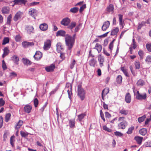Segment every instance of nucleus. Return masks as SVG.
I'll use <instances>...</instances> for the list:
<instances>
[{"mask_svg":"<svg viewBox=\"0 0 151 151\" xmlns=\"http://www.w3.org/2000/svg\"><path fill=\"white\" fill-rule=\"evenodd\" d=\"M65 41L66 44L68 46V49L70 50L73 46L74 39L72 38L71 36L67 35L65 36Z\"/></svg>","mask_w":151,"mask_h":151,"instance_id":"1","label":"nucleus"},{"mask_svg":"<svg viewBox=\"0 0 151 151\" xmlns=\"http://www.w3.org/2000/svg\"><path fill=\"white\" fill-rule=\"evenodd\" d=\"M78 95L81 101L83 100L86 96V92L81 86H78Z\"/></svg>","mask_w":151,"mask_h":151,"instance_id":"2","label":"nucleus"},{"mask_svg":"<svg viewBox=\"0 0 151 151\" xmlns=\"http://www.w3.org/2000/svg\"><path fill=\"white\" fill-rule=\"evenodd\" d=\"M125 119V118L124 116L119 117L118 121L121 122L118 124L119 129H124L126 127L128 123L127 122L124 120Z\"/></svg>","mask_w":151,"mask_h":151,"instance_id":"3","label":"nucleus"},{"mask_svg":"<svg viewBox=\"0 0 151 151\" xmlns=\"http://www.w3.org/2000/svg\"><path fill=\"white\" fill-rule=\"evenodd\" d=\"M137 94L136 98L138 100H145L147 98V95L146 93L142 94H140L139 91L137 92Z\"/></svg>","mask_w":151,"mask_h":151,"instance_id":"4","label":"nucleus"},{"mask_svg":"<svg viewBox=\"0 0 151 151\" xmlns=\"http://www.w3.org/2000/svg\"><path fill=\"white\" fill-rule=\"evenodd\" d=\"M22 14L23 13L22 12L20 11H18L16 13L14 17V20L15 22L17 21L18 20L21 19Z\"/></svg>","mask_w":151,"mask_h":151,"instance_id":"5","label":"nucleus"},{"mask_svg":"<svg viewBox=\"0 0 151 151\" xmlns=\"http://www.w3.org/2000/svg\"><path fill=\"white\" fill-rule=\"evenodd\" d=\"M70 22V19L66 17L63 19L61 22V24L64 26H68Z\"/></svg>","mask_w":151,"mask_h":151,"instance_id":"6","label":"nucleus"},{"mask_svg":"<svg viewBox=\"0 0 151 151\" xmlns=\"http://www.w3.org/2000/svg\"><path fill=\"white\" fill-rule=\"evenodd\" d=\"M29 14L30 15L33 17L35 19V17L37 14V10L34 9H30L29 12Z\"/></svg>","mask_w":151,"mask_h":151,"instance_id":"7","label":"nucleus"},{"mask_svg":"<svg viewBox=\"0 0 151 151\" xmlns=\"http://www.w3.org/2000/svg\"><path fill=\"white\" fill-rule=\"evenodd\" d=\"M51 41L50 40H47L44 42L43 48L45 50H47L49 49L51 46Z\"/></svg>","mask_w":151,"mask_h":151,"instance_id":"8","label":"nucleus"},{"mask_svg":"<svg viewBox=\"0 0 151 151\" xmlns=\"http://www.w3.org/2000/svg\"><path fill=\"white\" fill-rule=\"evenodd\" d=\"M42 57V54L40 51H37L33 57L36 60H39Z\"/></svg>","mask_w":151,"mask_h":151,"instance_id":"9","label":"nucleus"},{"mask_svg":"<svg viewBox=\"0 0 151 151\" xmlns=\"http://www.w3.org/2000/svg\"><path fill=\"white\" fill-rule=\"evenodd\" d=\"M32 108V106L28 104L25 105L24 108V111L27 113L31 112Z\"/></svg>","mask_w":151,"mask_h":151,"instance_id":"10","label":"nucleus"},{"mask_svg":"<svg viewBox=\"0 0 151 151\" xmlns=\"http://www.w3.org/2000/svg\"><path fill=\"white\" fill-rule=\"evenodd\" d=\"M55 68V66L53 64H52L50 66L45 68V69L47 72H51L53 71Z\"/></svg>","mask_w":151,"mask_h":151,"instance_id":"11","label":"nucleus"},{"mask_svg":"<svg viewBox=\"0 0 151 151\" xmlns=\"http://www.w3.org/2000/svg\"><path fill=\"white\" fill-rule=\"evenodd\" d=\"M109 25L110 22L109 21H107L105 22L102 27V30L104 31H105L109 27Z\"/></svg>","mask_w":151,"mask_h":151,"instance_id":"12","label":"nucleus"},{"mask_svg":"<svg viewBox=\"0 0 151 151\" xmlns=\"http://www.w3.org/2000/svg\"><path fill=\"white\" fill-rule=\"evenodd\" d=\"M143 137L139 136H136L134 137V139L136 141L137 144L140 145L141 144Z\"/></svg>","mask_w":151,"mask_h":151,"instance_id":"13","label":"nucleus"},{"mask_svg":"<svg viewBox=\"0 0 151 151\" xmlns=\"http://www.w3.org/2000/svg\"><path fill=\"white\" fill-rule=\"evenodd\" d=\"M40 28L41 30L43 31H45L47 29L48 25L46 23H43L40 24Z\"/></svg>","mask_w":151,"mask_h":151,"instance_id":"14","label":"nucleus"},{"mask_svg":"<svg viewBox=\"0 0 151 151\" xmlns=\"http://www.w3.org/2000/svg\"><path fill=\"white\" fill-rule=\"evenodd\" d=\"M75 121L74 119H71L69 120V124L70 127L71 128H75Z\"/></svg>","mask_w":151,"mask_h":151,"instance_id":"15","label":"nucleus"},{"mask_svg":"<svg viewBox=\"0 0 151 151\" xmlns=\"http://www.w3.org/2000/svg\"><path fill=\"white\" fill-rule=\"evenodd\" d=\"M125 101L127 103H129L131 101V95L129 93H127L125 97Z\"/></svg>","mask_w":151,"mask_h":151,"instance_id":"16","label":"nucleus"},{"mask_svg":"<svg viewBox=\"0 0 151 151\" xmlns=\"http://www.w3.org/2000/svg\"><path fill=\"white\" fill-rule=\"evenodd\" d=\"M98 60L100 66L102 67L103 66V63L104 61V58L101 55L98 56Z\"/></svg>","mask_w":151,"mask_h":151,"instance_id":"17","label":"nucleus"},{"mask_svg":"<svg viewBox=\"0 0 151 151\" xmlns=\"http://www.w3.org/2000/svg\"><path fill=\"white\" fill-rule=\"evenodd\" d=\"M119 113L123 115H127L129 113V111L126 110L124 108L120 109L119 111Z\"/></svg>","mask_w":151,"mask_h":151,"instance_id":"18","label":"nucleus"},{"mask_svg":"<svg viewBox=\"0 0 151 151\" xmlns=\"http://www.w3.org/2000/svg\"><path fill=\"white\" fill-rule=\"evenodd\" d=\"M65 33L66 32L64 31L60 30L57 32L56 35L57 36H63L65 35Z\"/></svg>","mask_w":151,"mask_h":151,"instance_id":"19","label":"nucleus"},{"mask_svg":"<svg viewBox=\"0 0 151 151\" xmlns=\"http://www.w3.org/2000/svg\"><path fill=\"white\" fill-rule=\"evenodd\" d=\"M1 11L3 14H8L9 12V7L8 6L4 7L2 8Z\"/></svg>","mask_w":151,"mask_h":151,"instance_id":"20","label":"nucleus"},{"mask_svg":"<svg viewBox=\"0 0 151 151\" xmlns=\"http://www.w3.org/2000/svg\"><path fill=\"white\" fill-rule=\"evenodd\" d=\"M118 16L119 17V24L122 26V29H123L124 28V22L122 21L123 15L121 14H118Z\"/></svg>","mask_w":151,"mask_h":151,"instance_id":"21","label":"nucleus"},{"mask_svg":"<svg viewBox=\"0 0 151 151\" xmlns=\"http://www.w3.org/2000/svg\"><path fill=\"white\" fill-rule=\"evenodd\" d=\"M27 33L29 34H30L32 33L33 32L34 28L32 26L27 27L26 28Z\"/></svg>","mask_w":151,"mask_h":151,"instance_id":"22","label":"nucleus"},{"mask_svg":"<svg viewBox=\"0 0 151 151\" xmlns=\"http://www.w3.org/2000/svg\"><path fill=\"white\" fill-rule=\"evenodd\" d=\"M3 50L4 53L2 55L3 58H4V57L7 55L9 52V50L7 47H4V49Z\"/></svg>","mask_w":151,"mask_h":151,"instance_id":"23","label":"nucleus"},{"mask_svg":"<svg viewBox=\"0 0 151 151\" xmlns=\"http://www.w3.org/2000/svg\"><path fill=\"white\" fill-rule=\"evenodd\" d=\"M94 49H96L99 53L100 52L101 50L102 49V46L100 44L97 43L96 44Z\"/></svg>","mask_w":151,"mask_h":151,"instance_id":"24","label":"nucleus"},{"mask_svg":"<svg viewBox=\"0 0 151 151\" xmlns=\"http://www.w3.org/2000/svg\"><path fill=\"white\" fill-rule=\"evenodd\" d=\"M147 132V129L145 128H142L139 131V133L142 135H145Z\"/></svg>","mask_w":151,"mask_h":151,"instance_id":"25","label":"nucleus"},{"mask_svg":"<svg viewBox=\"0 0 151 151\" xmlns=\"http://www.w3.org/2000/svg\"><path fill=\"white\" fill-rule=\"evenodd\" d=\"M121 69L126 76H129V75L127 71V70L124 67H122L121 68Z\"/></svg>","mask_w":151,"mask_h":151,"instance_id":"26","label":"nucleus"},{"mask_svg":"<svg viewBox=\"0 0 151 151\" xmlns=\"http://www.w3.org/2000/svg\"><path fill=\"white\" fill-rule=\"evenodd\" d=\"M132 46L130 47V51L131 52L132 50V48L134 49L137 47V45L136 44V42L135 41V40L133 38L132 40Z\"/></svg>","mask_w":151,"mask_h":151,"instance_id":"27","label":"nucleus"},{"mask_svg":"<svg viewBox=\"0 0 151 151\" xmlns=\"http://www.w3.org/2000/svg\"><path fill=\"white\" fill-rule=\"evenodd\" d=\"M12 59L14 63L18 64V62L19 60V58L16 55H13L12 57Z\"/></svg>","mask_w":151,"mask_h":151,"instance_id":"28","label":"nucleus"},{"mask_svg":"<svg viewBox=\"0 0 151 151\" xmlns=\"http://www.w3.org/2000/svg\"><path fill=\"white\" fill-rule=\"evenodd\" d=\"M134 129V127L133 126H131L128 128V131L126 132V133L128 134H131L132 133Z\"/></svg>","mask_w":151,"mask_h":151,"instance_id":"29","label":"nucleus"},{"mask_svg":"<svg viewBox=\"0 0 151 151\" xmlns=\"http://www.w3.org/2000/svg\"><path fill=\"white\" fill-rule=\"evenodd\" d=\"M56 48L57 51L60 52L63 49L61 44L60 43H58L56 45Z\"/></svg>","mask_w":151,"mask_h":151,"instance_id":"30","label":"nucleus"},{"mask_svg":"<svg viewBox=\"0 0 151 151\" xmlns=\"http://www.w3.org/2000/svg\"><path fill=\"white\" fill-rule=\"evenodd\" d=\"M22 61L23 63L26 65H30L31 64V62L27 59L23 58Z\"/></svg>","mask_w":151,"mask_h":151,"instance_id":"31","label":"nucleus"},{"mask_svg":"<svg viewBox=\"0 0 151 151\" xmlns=\"http://www.w3.org/2000/svg\"><path fill=\"white\" fill-rule=\"evenodd\" d=\"M27 1L25 0H14V2L15 4H18L19 3L25 4Z\"/></svg>","mask_w":151,"mask_h":151,"instance_id":"32","label":"nucleus"},{"mask_svg":"<svg viewBox=\"0 0 151 151\" xmlns=\"http://www.w3.org/2000/svg\"><path fill=\"white\" fill-rule=\"evenodd\" d=\"M23 124V121L22 120H19L16 125L15 128L17 129H18L21 127Z\"/></svg>","mask_w":151,"mask_h":151,"instance_id":"33","label":"nucleus"},{"mask_svg":"<svg viewBox=\"0 0 151 151\" xmlns=\"http://www.w3.org/2000/svg\"><path fill=\"white\" fill-rule=\"evenodd\" d=\"M114 6L112 4H110L107 8V11L109 12L112 11L114 10Z\"/></svg>","mask_w":151,"mask_h":151,"instance_id":"34","label":"nucleus"},{"mask_svg":"<svg viewBox=\"0 0 151 151\" xmlns=\"http://www.w3.org/2000/svg\"><path fill=\"white\" fill-rule=\"evenodd\" d=\"M96 63V61L94 59H92L89 61V65L90 66L94 67Z\"/></svg>","mask_w":151,"mask_h":151,"instance_id":"35","label":"nucleus"},{"mask_svg":"<svg viewBox=\"0 0 151 151\" xmlns=\"http://www.w3.org/2000/svg\"><path fill=\"white\" fill-rule=\"evenodd\" d=\"M86 116V114L85 113L81 114L79 115L78 116V119L81 121Z\"/></svg>","mask_w":151,"mask_h":151,"instance_id":"36","label":"nucleus"},{"mask_svg":"<svg viewBox=\"0 0 151 151\" xmlns=\"http://www.w3.org/2000/svg\"><path fill=\"white\" fill-rule=\"evenodd\" d=\"M9 39L8 37H5L3 41L2 44L3 45H5L6 44L8 43L9 42Z\"/></svg>","mask_w":151,"mask_h":151,"instance_id":"37","label":"nucleus"},{"mask_svg":"<svg viewBox=\"0 0 151 151\" xmlns=\"http://www.w3.org/2000/svg\"><path fill=\"white\" fill-rule=\"evenodd\" d=\"M119 29L116 28L113 29L111 32V35H116L119 31Z\"/></svg>","mask_w":151,"mask_h":151,"instance_id":"38","label":"nucleus"},{"mask_svg":"<svg viewBox=\"0 0 151 151\" xmlns=\"http://www.w3.org/2000/svg\"><path fill=\"white\" fill-rule=\"evenodd\" d=\"M11 116V114L9 113H8L6 114L5 116V121L6 122H7L9 121L10 119Z\"/></svg>","mask_w":151,"mask_h":151,"instance_id":"39","label":"nucleus"},{"mask_svg":"<svg viewBox=\"0 0 151 151\" xmlns=\"http://www.w3.org/2000/svg\"><path fill=\"white\" fill-rule=\"evenodd\" d=\"M20 134L22 137H25L27 136L29 133L26 132L21 131L20 132Z\"/></svg>","mask_w":151,"mask_h":151,"instance_id":"40","label":"nucleus"},{"mask_svg":"<svg viewBox=\"0 0 151 151\" xmlns=\"http://www.w3.org/2000/svg\"><path fill=\"white\" fill-rule=\"evenodd\" d=\"M76 25V23L75 22H71L70 24L69 25L68 28L70 29H72L75 27Z\"/></svg>","mask_w":151,"mask_h":151,"instance_id":"41","label":"nucleus"},{"mask_svg":"<svg viewBox=\"0 0 151 151\" xmlns=\"http://www.w3.org/2000/svg\"><path fill=\"white\" fill-rule=\"evenodd\" d=\"M122 77L120 75L118 76L116 78V81L118 84H120L122 82Z\"/></svg>","mask_w":151,"mask_h":151,"instance_id":"42","label":"nucleus"},{"mask_svg":"<svg viewBox=\"0 0 151 151\" xmlns=\"http://www.w3.org/2000/svg\"><path fill=\"white\" fill-rule=\"evenodd\" d=\"M134 65L135 68L136 69H139L140 67V63L138 61H136L135 62Z\"/></svg>","mask_w":151,"mask_h":151,"instance_id":"43","label":"nucleus"},{"mask_svg":"<svg viewBox=\"0 0 151 151\" xmlns=\"http://www.w3.org/2000/svg\"><path fill=\"white\" fill-rule=\"evenodd\" d=\"M145 61L147 64L151 63V56L148 55L147 56L145 59Z\"/></svg>","mask_w":151,"mask_h":151,"instance_id":"44","label":"nucleus"},{"mask_svg":"<svg viewBox=\"0 0 151 151\" xmlns=\"http://www.w3.org/2000/svg\"><path fill=\"white\" fill-rule=\"evenodd\" d=\"M138 55L140 57V59H142L143 57L144 52L141 50H139L138 52Z\"/></svg>","mask_w":151,"mask_h":151,"instance_id":"45","label":"nucleus"},{"mask_svg":"<svg viewBox=\"0 0 151 151\" xmlns=\"http://www.w3.org/2000/svg\"><path fill=\"white\" fill-rule=\"evenodd\" d=\"M146 117V116L145 115H144L142 117L139 118L138 119V122L140 123L144 121Z\"/></svg>","mask_w":151,"mask_h":151,"instance_id":"46","label":"nucleus"},{"mask_svg":"<svg viewBox=\"0 0 151 151\" xmlns=\"http://www.w3.org/2000/svg\"><path fill=\"white\" fill-rule=\"evenodd\" d=\"M109 91V89L108 88L104 89L102 91V94H104L105 95L107 94Z\"/></svg>","mask_w":151,"mask_h":151,"instance_id":"47","label":"nucleus"},{"mask_svg":"<svg viewBox=\"0 0 151 151\" xmlns=\"http://www.w3.org/2000/svg\"><path fill=\"white\" fill-rule=\"evenodd\" d=\"M12 17L11 14H10L8 17L7 18V24H10L11 23V18Z\"/></svg>","mask_w":151,"mask_h":151,"instance_id":"48","label":"nucleus"},{"mask_svg":"<svg viewBox=\"0 0 151 151\" xmlns=\"http://www.w3.org/2000/svg\"><path fill=\"white\" fill-rule=\"evenodd\" d=\"M78 8L75 7L71 8L70 10V11L72 13H76L78 12Z\"/></svg>","mask_w":151,"mask_h":151,"instance_id":"49","label":"nucleus"},{"mask_svg":"<svg viewBox=\"0 0 151 151\" xmlns=\"http://www.w3.org/2000/svg\"><path fill=\"white\" fill-rule=\"evenodd\" d=\"M115 40V39L113 40L110 43L109 45V49L111 51L113 49V44L114 41Z\"/></svg>","mask_w":151,"mask_h":151,"instance_id":"50","label":"nucleus"},{"mask_svg":"<svg viewBox=\"0 0 151 151\" xmlns=\"http://www.w3.org/2000/svg\"><path fill=\"white\" fill-rule=\"evenodd\" d=\"M146 47L147 50L151 52V44H147L146 45Z\"/></svg>","mask_w":151,"mask_h":151,"instance_id":"51","label":"nucleus"},{"mask_svg":"<svg viewBox=\"0 0 151 151\" xmlns=\"http://www.w3.org/2000/svg\"><path fill=\"white\" fill-rule=\"evenodd\" d=\"M38 103L39 102L37 99V98H35L34 100V103L35 107H37Z\"/></svg>","mask_w":151,"mask_h":151,"instance_id":"52","label":"nucleus"},{"mask_svg":"<svg viewBox=\"0 0 151 151\" xmlns=\"http://www.w3.org/2000/svg\"><path fill=\"white\" fill-rule=\"evenodd\" d=\"M2 68L3 69V70H6L7 68V66L6 65V63L4 60H2Z\"/></svg>","mask_w":151,"mask_h":151,"instance_id":"53","label":"nucleus"},{"mask_svg":"<svg viewBox=\"0 0 151 151\" xmlns=\"http://www.w3.org/2000/svg\"><path fill=\"white\" fill-rule=\"evenodd\" d=\"M15 39L16 42H19L21 40V37L19 35H17L15 37Z\"/></svg>","mask_w":151,"mask_h":151,"instance_id":"54","label":"nucleus"},{"mask_svg":"<svg viewBox=\"0 0 151 151\" xmlns=\"http://www.w3.org/2000/svg\"><path fill=\"white\" fill-rule=\"evenodd\" d=\"M144 84V81L142 80H139L137 83V85H143Z\"/></svg>","mask_w":151,"mask_h":151,"instance_id":"55","label":"nucleus"},{"mask_svg":"<svg viewBox=\"0 0 151 151\" xmlns=\"http://www.w3.org/2000/svg\"><path fill=\"white\" fill-rule=\"evenodd\" d=\"M5 103V102L2 98L0 99V107L3 106Z\"/></svg>","mask_w":151,"mask_h":151,"instance_id":"56","label":"nucleus"},{"mask_svg":"<svg viewBox=\"0 0 151 151\" xmlns=\"http://www.w3.org/2000/svg\"><path fill=\"white\" fill-rule=\"evenodd\" d=\"M14 136H12L11 138L10 139V142L11 144L13 146V145L14 144Z\"/></svg>","mask_w":151,"mask_h":151,"instance_id":"57","label":"nucleus"},{"mask_svg":"<svg viewBox=\"0 0 151 151\" xmlns=\"http://www.w3.org/2000/svg\"><path fill=\"white\" fill-rule=\"evenodd\" d=\"M17 76V74L14 72L10 73L9 74V76L12 78L16 77Z\"/></svg>","mask_w":151,"mask_h":151,"instance_id":"58","label":"nucleus"},{"mask_svg":"<svg viewBox=\"0 0 151 151\" xmlns=\"http://www.w3.org/2000/svg\"><path fill=\"white\" fill-rule=\"evenodd\" d=\"M22 45L23 47L25 48L28 47V42L27 41L23 42L22 43Z\"/></svg>","mask_w":151,"mask_h":151,"instance_id":"59","label":"nucleus"},{"mask_svg":"<svg viewBox=\"0 0 151 151\" xmlns=\"http://www.w3.org/2000/svg\"><path fill=\"white\" fill-rule=\"evenodd\" d=\"M114 134L116 136H119V137H122L123 136V134L121 132H114Z\"/></svg>","mask_w":151,"mask_h":151,"instance_id":"60","label":"nucleus"},{"mask_svg":"<svg viewBox=\"0 0 151 151\" xmlns=\"http://www.w3.org/2000/svg\"><path fill=\"white\" fill-rule=\"evenodd\" d=\"M86 7V4H84L83 5L81 6V7L79 11L80 13L82 12L83 10L84 9H85Z\"/></svg>","mask_w":151,"mask_h":151,"instance_id":"61","label":"nucleus"},{"mask_svg":"<svg viewBox=\"0 0 151 151\" xmlns=\"http://www.w3.org/2000/svg\"><path fill=\"white\" fill-rule=\"evenodd\" d=\"M3 119L1 116H0V128H1L3 124Z\"/></svg>","mask_w":151,"mask_h":151,"instance_id":"62","label":"nucleus"},{"mask_svg":"<svg viewBox=\"0 0 151 151\" xmlns=\"http://www.w3.org/2000/svg\"><path fill=\"white\" fill-rule=\"evenodd\" d=\"M145 24V23L144 22H142L141 23L139 24L138 27V29H140Z\"/></svg>","mask_w":151,"mask_h":151,"instance_id":"63","label":"nucleus"},{"mask_svg":"<svg viewBox=\"0 0 151 151\" xmlns=\"http://www.w3.org/2000/svg\"><path fill=\"white\" fill-rule=\"evenodd\" d=\"M103 129L105 131H106L108 132H110L111 131V129L109 128H108L105 125L103 127Z\"/></svg>","mask_w":151,"mask_h":151,"instance_id":"64","label":"nucleus"}]
</instances>
